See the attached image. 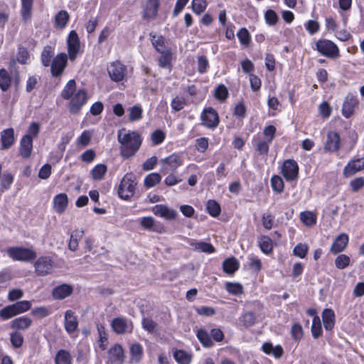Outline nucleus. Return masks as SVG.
Returning <instances> with one entry per match:
<instances>
[{"mask_svg": "<svg viewBox=\"0 0 364 364\" xmlns=\"http://www.w3.org/2000/svg\"><path fill=\"white\" fill-rule=\"evenodd\" d=\"M117 139L120 144V155L125 159L134 156L141 144V138L136 132H126L124 129L119 130Z\"/></svg>", "mask_w": 364, "mask_h": 364, "instance_id": "obj_1", "label": "nucleus"}, {"mask_svg": "<svg viewBox=\"0 0 364 364\" xmlns=\"http://www.w3.org/2000/svg\"><path fill=\"white\" fill-rule=\"evenodd\" d=\"M8 255L15 261L30 262L35 259L37 253L35 250L23 247H11L7 250Z\"/></svg>", "mask_w": 364, "mask_h": 364, "instance_id": "obj_2", "label": "nucleus"}, {"mask_svg": "<svg viewBox=\"0 0 364 364\" xmlns=\"http://www.w3.org/2000/svg\"><path fill=\"white\" fill-rule=\"evenodd\" d=\"M136 183L131 174L125 175L119 186L118 194L121 198L129 199L134 196Z\"/></svg>", "mask_w": 364, "mask_h": 364, "instance_id": "obj_3", "label": "nucleus"}, {"mask_svg": "<svg viewBox=\"0 0 364 364\" xmlns=\"http://www.w3.org/2000/svg\"><path fill=\"white\" fill-rule=\"evenodd\" d=\"M35 272L38 276L52 274L53 261L48 256L40 257L34 263Z\"/></svg>", "mask_w": 364, "mask_h": 364, "instance_id": "obj_4", "label": "nucleus"}, {"mask_svg": "<svg viewBox=\"0 0 364 364\" xmlns=\"http://www.w3.org/2000/svg\"><path fill=\"white\" fill-rule=\"evenodd\" d=\"M318 51L328 58H336L339 55L337 46L329 40H320L316 43Z\"/></svg>", "mask_w": 364, "mask_h": 364, "instance_id": "obj_5", "label": "nucleus"}, {"mask_svg": "<svg viewBox=\"0 0 364 364\" xmlns=\"http://www.w3.org/2000/svg\"><path fill=\"white\" fill-rule=\"evenodd\" d=\"M282 173L287 181H293L298 178L299 166L294 159H287L282 166Z\"/></svg>", "mask_w": 364, "mask_h": 364, "instance_id": "obj_6", "label": "nucleus"}, {"mask_svg": "<svg viewBox=\"0 0 364 364\" xmlns=\"http://www.w3.org/2000/svg\"><path fill=\"white\" fill-rule=\"evenodd\" d=\"M69 58L73 61L76 59L80 48V43L77 33L75 31H71L67 40Z\"/></svg>", "mask_w": 364, "mask_h": 364, "instance_id": "obj_7", "label": "nucleus"}, {"mask_svg": "<svg viewBox=\"0 0 364 364\" xmlns=\"http://www.w3.org/2000/svg\"><path fill=\"white\" fill-rule=\"evenodd\" d=\"M87 101V92L85 90H79L75 95L72 97L69 109L72 114H77L81 109L82 107Z\"/></svg>", "mask_w": 364, "mask_h": 364, "instance_id": "obj_8", "label": "nucleus"}, {"mask_svg": "<svg viewBox=\"0 0 364 364\" xmlns=\"http://www.w3.org/2000/svg\"><path fill=\"white\" fill-rule=\"evenodd\" d=\"M68 61V56L65 53H61L55 56L50 63V71L54 77L60 76L64 71Z\"/></svg>", "mask_w": 364, "mask_h": 364, "instance_id": "obj_9", "label": "nucleus"}, {"mask_svg": "<svg viewBox=\"0 0 364 364\" xmlns=\"http://www.w3.org/2000/svg\"><path fill=\"white\" fill-rule=\"evenodd\" d=\"M107 71L113 81L120 82L123 80L125 76L126 68L122 63L117 60L108 66Z\"/></svg>", "mask_w": 364, "mask_h": 364, "instance_id": "obj_10", "label": "nucleus"}, {"mask_svg": "<svg viewBox=\"0 0 364 364\" xmlns=\"http://www.w3.org/2000/svg\"><path fill=\"white\" fill-rule=\"evenodd\" d=\"M113 331L117 334L131 332L133 328L132 322L124 318H114L111 323Z\"/></svg>", "mask_w": 364, "mask_h": 364, "instance_id": "obj_11", "label": "nucleus"}, {"mask_svg": "<svg viewBox=\"0 0 364 364\" xmlns=\"http://www.w3.org/2000/svg\"><path fill=\"white\" fill-rule=\"evenodd\" d=\"M201 119L203 124L209 128L216 127L219 122L218 113L211 107L204 109Z\"/></svg>", "mask_w": 364, "mask_h": 364, "instance_id": "obj_12", "label": "nucleus"}, {"mask_svg": "<svg viewBox=\"0 0 364 364\" xmlns=\"http://www.w3.org/2000/svg\"><path fill=\"white\" fill-rule=\"evenodd\" d=\"M364 169V157L351 160L343 169V176L350 177Z\"/></svg>", "mask_w": 364, "mask_h": 364, "instance_id": "obj_13", "label": "nucleus"}, {"mask_svg": "<svg viewBox=\"0 0 364 364\" xmlns=\"http://www.w3.org/2000/svg\"><path fill=\"white\" fill-rule=\"evenodd\" d=\"M341 139L338 132L330 131L327 134L326 141L324 145V149L328 152H334L340 148Z\"/></svg>", "mask_w": 364, "mask_h": 364, "instance_id": "obj_14", "label": "nucleus"}, {"mask_svg": "<svg viewBox=\"0 0 364 364\" xmlns=\"http://www.w3.org/2000/svg\"><path fill=\"white\" fill-rule=\"evenodd\" d=\"M124 358V350L120 345L116 344L109 350L108 360L110 364H123Z\"/></svg>", "mask_w": 364, "mask_h": 364, "instance_id": "obj_15", "label": "nucleus"}, {"mask_svg": "<svg viewBox=\"0 0 364 364\" xmlns=\"http://www.w3.org/2000/svg\"><path fill=\"white\" fill-rule=\"evenodd\" d=\"M358 105V100L357 97L350 94L348 95L343 104V115L346 118L350 117L353 114L354 109Z\"/></svg>", "mask_w": 364, "mask_h": 364, "instance_id": "obj_16", "label": "nucleus"}, {"mask_svg": "<svg viewBox=\"0 0 364 364\" xmlns=\"http://www.w3.org/2000/svg\"><path fill=\"white\" fill-rule=\"evenodd\" d=\"M153 213L161 218L167 220H173L177 215L176 210L170 209L168 207L164 205H156L152 208Z\"/></svg>", "mask_w": 364, "mask_h": 364, "instance_id": "obj_17", "label": "nucleus"}, {"mask_svg": "<svg viewBox=\"0 0 364 364\" xmlns=\"http://www.w3.org/2000/svg\"><path fill=\"white\" fill-rule=\"evenodd\" d=\"M348 242V236L342 233L339 235L333 241L331 247V252L333 254H338L342 251H343Z\"/></svg>", "mask_w": 364, "mask_h": 364, "instance_id": "obj_18", "label": "nucleus"}, {"mask_svg": "<svg viewBox=\"0 0 364 364\" xmlns=\"http://www.w3.org/2000/svg\"><path fill=\"white\" fill-rule=\"evenodd\" d=\"M33 149V138L26 134L21 140L20 154L23 158L27 159L31 156Z\"/></svg>", "mask_w": 364, "mask_h": 364, "instance_id": "obj_19", "label": "nucleus"}, {"mask_svg": "<svg viewBox=\"0 0 364 364\" xmlns=\"http://www.w3.org/2000/svg\"><path fill=\"white\" fill-rule=\"evenodd\" d=\"M78 326V321L74 312L71 310H67L65 314V328L68 333L75 331Z\"/></svg>", "mask_w": 364, "mask_h": 364, "instance_id": "obj_20", "label": "nucleus"}, {"mask_svg": "<svg viewBox=\"0 0 364 364\" xmlns=\"http://www.w3.org/2000/svg\"><path fill=\"white\" fill-rule=\"evenodd\" d=\"M32 324V320L27 316H21L14 319L11 323V328L18 331H25Z\"/></svg>", "mask_w": 364, "mask_h": 364, "instance_id": "obj_21", "label": "nucleus"}, {"mask_svg": "<svg viewBox=\"0 0 364 364\" xmlns=\"http://www.w3.org/2000/svg\"><path fill=\"white\" fill-rule=\"evenodd\" d=\"M1 146L4 149H9L14 142V130L9 128L1 132Z\"/></svg>", "mask_w": 364, "mask_h": 364, "instance_id": "obj_22", "label": "nucleus"}, {"mask_svg": "<svg viewBox=\"0 0 364 364\" xmlns=\"http://www.w3.org/2000/svg\"><path fill=\"white\" fill-rule=\"evenodd\" d=\"M159 2L158 0H148L144 9V16L146 18L154 19L157 16Z\"/></svg>", "mask_w": 364, "mask_h": 364, "instance_id": "obj_23", "label": "nucleus"}, {"mask_svg": "<svg viewBox=\"0 0 364 364\" xmlns=\"http://www.w3.org/2000/svg\"><path fill=\"white\" fill-rule=\"evenodd\" d=\"M73 292V287L70 285L63 284L53 289V296L55 299H63L70 296Z\"/></svg>", "mask_w": 364, "mask_h": 364, "instance_id": "obj_24", "label": "nucleus"}, {"mask_svg": "<svg viewBox=\"0 0 364 364\" xmlns=\"http://www.w3.org/2000/svg\"><path fill=\"white\" fill-rule=\"evenodd\" d=\"M68 203V196L65 193H60L53 199V208L59 213H63Z\"/></svg>", "mask_w": 364, "mask_h": 364, "instance_id": "obj_25", "label": "nucleus"}, {"mask_svg": "<svg viewBox=\"0 0 364 364\" xmlns=\"http://www.w3.org/2000/svg\"><path fill=\"white\" fill-rule=\"evenodd\" d=\"M262 349L266 354L272 355L275 358H280L284 353L281 346H274L269 342L264 343L262 346Z\"/></svg>", "mask_w": 364, "mask_h": 364, "instance_id": "obj_26", "label": "nucleus"}, {"mask_svg": "<svg viewBox=\"0 0 364 364\" xmlns=\"http://www.w3.org/2000/svg\"><path fill=\"white\" fill-rule=\"evenodd\" d=\"M323 326L326 330L331 331L334 327L335 314L332 309H326L322 313Z\"/></svg>", "mask_w": 364, "mask_h": 364, "instance_id": "obj_27", "label": "nucleus"}, {"mask_svg": "<svg viewBox=\"0 0 364 364\" xmlns=\"http://www.w3.org/2000/svg\"><path fill=\"white\" fill-rule=\"evenodd\" d=\"M21 16L24 23H26L31 18V10L33 0H21Z\"/></svg>", "mask_w": 364, "mask_h": 364, "instance_id": "obj_28", "label": "nucleus"}, {"mask_svg": "<svg viewBox=\"0 0 364 364\" xmlns=\"http://www.w3.org/2000/svg\"><path fill=\"white\" fill-rule=\"evenodd\" d=\"M130 362L136 364L142 358L143 349L140 344L134 343L130 346Z\"/></svg>", "mask_w": 364, "mask_h": 364, "instance_id": "obj_29", "label": "nucleus"}, {"mask_svg": "<svg viewBox=\"0 0 364 364\" xmlns=\"http://www.w3.org/2000/svg\"><path fill=\"white\" fill-rule=\"evenodd\" d=\"M161 162L170 167V171H175L182 164V160L177 154H171L167 158L161 159Z\"/></svg>", "mask_w": 364, "mask_h": 364, "instance_id": "obj_30", "label": "nucleus"}, {"mask_svg": "<svg viewBox=\"0 0 364 364\" xmlns=\"http://www.w3.org/2000/svg\"><path fill=\"white\" fill-rule=\"evenodd\" d=\"M238 267L239 263L235 257L228 258L223 262V271L228 274H232Z\"/></svg>", "mask_w": 364, "mask_h": 364, "instance_id": "obj_31", "label": "nucleus"}, {"mask_svg": "<svg viewBox=\"0 0 364 364\" xmlns=\"http://www.w3.org/2000/svg\"><path fill=\"white\" fill-rule=\"evenodd\" d=\"M190 245L195 250L205 253H213L215 251V247L210 243L205 242H193Z\"/></svg>", "mask_w": 364, "mask_h": 364, "instance_id": "obj_32", "label": "nucleus"}, {"mask_svg": "<svg viewBox=\"0 0 364 364\" xmlns=\"http://www.w3.org/2000/svg\"><path fill=\"white\" fill-rule=\"evenodd\" d=\"M72 358L68 351L65 350H60L56 353L55 358V364H71Z\"/></svg>", "mask_w": 364, "mask_h": 364, "instance_id": "obj_33", "label": "nucleus"}, {"mask_svg": "<svg viewBox=\"0 0 364 364\" xmlns=\"http://www.w3.org/2000/svg\"><path fill=\"white\" fill-rule=\"evenodd\" d=\"M197 337L200 342V343L206 348H210L213 346V342L211 340L210 334L203 330V329H199L197 331Z\"/></svg>", "mask_w": 364, "mask_h": 364, "instance_id": "obj_34", "label": "nucleus"}, {"mask_svg": "<svg viewBox=\"0 0 364 364\" xmlns=\"http://www.w3.org/2000/svg\"><path fill=\"white\" fill-rule=\"evenodd\" d=\"M54 55L53 49L51 46H46L41 55V62L43 66L48 67L50 65V60Z\"/></svg>", "mask_w": 364, "mask_h": 364, "instance_id": "obj_35", "label": "nucleus"}, {"mask_svg": "<svg viewBox=\"0 0 364 364\" xmlns=\"http://www.w3.org/2000/svg\"><path fill=\"white\" fill-rule=\"evenodd\" d=\"M11 306L16 316L28 311L31 307V304L28 301H21L11 304Z\"/></svg>", "mask_w": 364, "mask_h": 364, "instance_id": "obj_36", "label": "nucleus"}, {"mask_svg": "<svg viewBox=\"0 0 364 364\" xmlns=\"http://www.w3.org/2000/svg\"><path fill=\"white\" fill-rule=\"evenodd\" d=\"M76 90V83L74 80H69L61 92V97L64 100L70 99Z\"/></svg>", "mask_w": 364, "mask_h": 364, "instance_id": "obj_37", "label": "nucleus"}, {"mask_svg": "<svg viewBox=\"0 0 364 364\" xmlns=\"http://www.w3.org/2000/svg\"><path fill=\"white\" fill-rule=\"evenodd\" d=\"M259 245L261 250L265 254H269L272 251V240L268 236H262L259 240Z\"/></svg>", "mask_w": 364, "mask_h": 364, "instance_id": "obj_38", "label": "nucleus"}, {"mask_svg": "<svg viewBox=\"0 0 364 364\" xmlns=\"http://www.w3.org/2000/svg\"><path fill=\"white\" fill-rule=\"evenodd\" d=\"M161 181V176L159 173H151L147 175L144 178V186L149 188L159 183Z\"/></svg>", "mask_w": 364, "mask_h": 364, "instance_id": "obj_39", "label": "nucleus"}, {"mask_svg": "<svg viewBox=\"0 0 364 364\" xmlns=\"http://www.w3.org/2000/svg\"><path fill=\"white\" fill-rule=\"evenodd\" d=\"M11 85V77L8 72L1 68L0 70V88L2 91H6Z\"/></svg>", "mask_w": 364, "mask_h": 364, "instance_id": "obj_40", "label": "nucleus"}, {"mask_svg": "<svg viewBox=\"0 0 364 364\" xmlns=\"http://www.w3.org/2000/svg\"><path fill=\"white\" fill-rule=\"evenodd\" d=\"M173 357L180 364H189L191 360V355L182 350H176L173 353Z\"/></svg>", "mask_w": 364, "mask_h": 364, "instance_id": "obj_41", "label": "nucleus"}, {"mask_svg": "<svg viewBox=\"0 0 364 364\" xmlns=\"http://www.w3.org/2000/svg\"><path fill=\"white\" fill-rule=\"evenodd\" d=\"M206 209L208 213L213 217H217L220 213V206L215 200H209L207 202Z\"/></svg>", "mask_w": 364, "mask_h": 364, "instance_id": "obj_42", "label": "nucleus"}, {"mask_svg": "<svg viewBox=\"0 0 364 364\" xmlns=\"http://www.w3.org/2000/svg\"><path fill=\"white\" fill-rule=\"evenodd\" d=\"M107 170V166L105 164H98L92 170V176L95 180H102L106 173Z\"/></svg>", "mask_w": 364, "mask_h": 364, "instance_id": "obj_43", "label": "nucleus"}, {"mask_svg": "<svg viewBox=\"0 0 364 364\" xmlns=\"http://www.w3.org/2000/svg\"><path fill=\"white\" fill-rule=\"evenodd\" d=\"M69 19V15L65 11H59L55 16V26L58 28H63L67 24Z\"/></svg>", "mask_w": 364, "mask_h": 364, "instance_id": "obj_44", "label": "nucleus"}, {"mask_svg": "<svg viewBox=\"0 0 364 364\" xmlns=\"http://www.w3.org/2000/svg\"><path fill=\"white\" fill-rule=\"evenodd\" d=\"M270 144L267 140H257L255 144V149L260 155L267 156Z\"/></svg>", "mask_w": 364, "mask_h": 364, "instance_id": "obj_45", "label": "nucleus"}, {"mask_svg": "<svg viewBox=\"0 0 364 364\" xmlns=\"http://www.w3.org/2000/svg\"><path fill=\"white\" fill-rule=\"evenodd\" d=\"M10 341L14 348H20L23 343V336L18 331L12 332L10 333Z\"/></svg>", "mask_w": 364, "mask_h": 364, "instance_id": "obj_46", "label": "nucleus"}, {"mask_svg": "<svg viewBox=\"0 0 364 364\" xmlns=\"http://www.w3.org/2000/svg\"><path fill=\"white\" fill-rule=\"evenodd\" d=\"M350 263V259L346 255H339L335 259V265L339 269H343L349 266Z\"/></svg>", "mask_w": 364, "mask_h": 364, "instance_id": "obj_47", "label": "nucleus"}, {"mask_svg": "<svg viewBox=\"0 0 364 364\" xmlns=\"http://www.w3.org/2000/svg\"><path fill=\"white\" fill-rule=\"evenodd\" d=\"M150 36L151 38L152 44L156 50L159 53L164 51V38L161 36L156 37V35L152 33H150Z\"/></svg>", "mask_w": 364, "mask_h": 364, "instance_id": "obj_48", "label": "nucleus"}, {"mask_svg": "<svg viewBox=\"0 0 364 364\" xmlns=\"http://www.w3.org/2000/svg\"><path fill=\"white\" fill-rule=\"evenodd\" d=\"M311 333L314 338H318L321 334V324L318 316H315L313 318Z\"/></svg>", "mask_w": 364, "mask_h": 364, "instance_id": "obj_49", "label": "nucleus"}, {"mask_svg": "<svg viewBox=\"0 0 364 364\" xmlns=\"http://www.w3.org/2000/svg\"><path fill=\"white\" fill-rule=\"evenodd\" d=\"M207 7L206 0H193L192 9L198 15L202 14Z\"/></svg>", "mask_w": 364, "mask_h": 364, "instance_id": "obj_50", "label": "nucleus"}, {"mask_svg": "<svg viewBox=\"0 0 364 364\" xmlns=\"http://www.w3.org/2000/svg\"><path fill=\"white\" fill-rule=\"evenodd\" d=\"M14 181V176L9 173H4L1 177V191H4L10 188Z\"/></svg>", "mask_w": 364, "mask_h": 364, "instance_id": "obj_51", "label": "nucleus"}, {"mask_svg": "<svg viewBox=\"0 0 364 364\" xmlns=\"http://www.w3.org/2000/svg\"><path fill=\"white\" fill-rule=\"evenodd\" d=\"M271 185L272 189L277 193H281L284 189V182L282 178L274 175L271 178Z\"/></svg>", "mask_w": 364, "mask_h": 364, "instance_id": "obj_52", "label": "nucleus"}, {"mask_svg": "<svg viewBox=\"0 0 364 364\" xmlns=\"http://www.w3.org/2000/svg\"><path fill=\"white\" fill-rule=\"evenodd\" d=\"M264 18L269 26H274L277 23L279 16L274 10L268 9L264 14Z\"/></svg>", "mask_w": 364, "mask_h": 364, "instance_id": "obj_53", "label": "nucleus"}, {"mask_svg": "<svg viewBox=\"0 0 364 364\" xmlns=\"http://www.w3.org/2000/svg\"><path fill=\"white\" fill-rule=\"evenodd\" d=\"M301 220L306 225L311 226L316 223V217L310 211L302 212L300 215Z\"/></svg>", "mask_w": 364, "mask_h": 364, "instance_id": "obj_54", "label": "nucleus"}, {"mask_svg": "<svg viewBox=\"0 0 364 364\" xmlns=\"http://www.w3.org/2000/svg\"><path fill=\"white\" fill-rule=\"evenodd\" d=\"M237 36L241 44L246 46L249 45L250 36L249 31L245 28H240Z\"/></svg>", "mask_w": 364, "mask_h": 364, "instance_id": "obj_55", "label": "nucleus"}, {"mask_svg": "<svg viewBox=\"0 0 364 364\" xmlns=\"http://www.w3.org/2000/svg\"><path fill=\"white\" fill-rule=\"evenodd\" d=\"M226 290L233 295H240L242 293V287L239 283L228 282L226 284Z\"/></svg>", "mask_w": 364, "mask_h": 364, "instance_id": "obj_56", "label": "nucleus"}, {"mask_svg": "<svg viewBox=\"0 0 364 364\" xmlns=\"http://www.w3.org/2000/svg\"><path fill=\"white\" fill-rule=\"evenodd\" d=\"M308 246L306 244L299 243L295 246L293 250V253L295 256L300 258H304L308 252Z\"/></svg>", "mask_w": 364, "mask_h": 364, "instance_id": "obj_57", "label": "nucleus"}, {"mask_svg": "<svg viewBox=\"0 0 364 364\" xmlns=\"http://www.w3.org/2000/svg\"><path fill=\"white\" fill-rule=\"evenodd\" d=\"M142 109L139 106H134L130 108L129 117L132 122L139 120L141 118Z\"/></svg>", "mask_w": 364, "mask_h": 364, "instance_id": "obj_58", "label": "nucleus"}, {"mask_svg": "<svg viewBox=\"0 0 364 364\" xmlns=\"http://www.w3.org/2000/svg\"><path fill=\"white\" fill-rule=\"evenodd\" d=\"M171 107L175 112L181 110L186 105V100L183 97H176L171 102Z\"/></svg>", "mask_w": 364, "mask_h": 364, "instance_id": "obj_59", "label": "nucleus"}, {"mask_svg": "<svg viewBox=\"0 0 364 364\" xmlns=\"http://www.w3.org/2000/svg\"><path fill=\"white\" fill-rule=\"evenodd\" d=\"M15 316V312L14 311L11 305L6 306L0 310V317L3 320H8Z\"/></svg>", "mask_w": 364, "mask_h": 364, "instance_id": "obj_60", "label": "nucleus"}, {"mask_svg": "<svg viewBox=\"0 0 364 364\" xmlns=\"http://www.w3.org/2000/svg\"><path fill=\"white\" fill-rule=\"evenodd\" d=\"M228 95V90L223 85L218 86L215 92V96L218 100L223 101L227 98Z\"/></svg>", "mask_w": 364, "mask_h": 364, "instance_id": "obj_61", "label": "nucleus"}, {"mask_svg": "<svg viewBox=\"0 0 364 364\" xmlns=\"http://www.w3.org/2000/svg\"><path fill=\"white\" fill-rule=\"evenodd\" d=\"M291 336L296 341H299L302 338L303 330L302 327L299 323H294L291 327Z\"/></svg>", "mask_w": 364, "mask_h": 364, "instance_id": "obj_62", "label": "nucleus"}, {"mask_svg": "<svg viewBox=\"0 0 364 364\" xmlns=\"http://www.w3.org/2000/svg\"><path fill=\"white\" fill-rule=\"evenodd\" d=\"M350 186L354 192H357L364 186V178L358 177L352 180Z\"/></svg>", "mask_w": 364, "mask_h": 364, "instance_id": "obj_63", "label": "nucleus"}, {"mask_svg": "<svg viewBox=\"0 0 364 364\" xmlns=\"http://www.w3.org/2000/svg\"><path fill=\"white\" fill-rule=\"evenodd\" d=\"M164 139L165 134L161 130H156L151 134V141L155 145L161 144Z\"/></svg>", "mask_w": 364, "mask_h": 364, "instance_id": "obj_64", "label": "nucleus"}]
</instances>
